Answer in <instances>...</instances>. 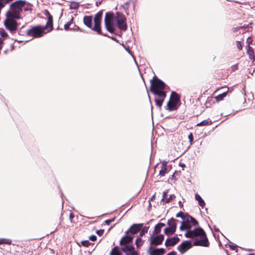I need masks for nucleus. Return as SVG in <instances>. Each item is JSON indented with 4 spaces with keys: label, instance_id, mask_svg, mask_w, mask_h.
<instances>
[{
    "label": "nucleus",
    "instance_id": "obj_1",
    "mask_svg": "<svg viewBox=\"0 0 255 255\" xmlns=\"http://www.w3.org/2000/svg\"><path fill=\"white\" fill-rule=\"evenodd\" d=\"M198 224V222L194 218L189 215H186L185 217L183 218V221L181 222L180 230H187L185 234V236L186 238H194L196 237L200 238V240H197L194 243V246L207 247L209 245L208 240L205 231L202 228H199L192 231L189 230L192 226H195Z\"/></svg>",
    "mask_w": 255,
    "mask_h": 255
},
{
    "label": "nucleus",
    "instance_id": "obj_2",
    "mask_svg": "<svg viewBox=\"0 0 255 255\" xmlns=\"http://www.w3.org/2000/svg\"><path fill=\"white\" fill-rule=\"evenodd\" d=\"M151 84L150 90L154 95L158 96V98H155V102L156 105L160 108L166 96V93L163 91L165 84L158 79H156L154 81L151 80Z\"/></svg>",
    "mask_w": 255,
    "mask_h": 255
},
{
    "label": "nucleus",
    "instance_id": "obj_3",
    "mask_svg": "<svg viewBox=\"0 0 255 255\" xmlns=\"http://www.w3.org/2000/svg\"><path fill=\"white\" fill-rule=\"evenodd\" d=\"M102 13L100 12L97 13L94 17V26L92 25L93 17L91 16H85L84 17V23L88 27L92 30L97 32L99 34L101 33V21L102 19Z\"/></svg>",
    "mask_w": 255,
    "mask_h": 255
},
{
    "label": "nucleus",
    "instance_id": "obj_4",
    "mask_svg": "<svg viewBox=\"0 0 255 255\" xmlns=\"http://www.w3.org/2000/svg\"><path fill=\"white\" fill-rule=\"evenodd\" d=\"M24 3L25 2L22 0H18L13 2L11 5L10 10L6 14L7 17L11 19L20 18L19 14L22 11Z\"/></svg>",
    "mask_w": 255,
    "mask_h": 255
},
{
    "label": "nucleus",
    "instance_id": "obj_5",
    "mask_svg": "<svg viewBox=\"0 0 255 255\" xmlns=\"http://www.w3.org/2000/svg\"><path fill=\"white\" fill-rule=\"evenodd\" d=\"M49 32L47 31L45 26L38 25L32 27L31 29L28 30L26 32V34L33 37H40L43 36L44 34Z\"/></svg>",
    "mask_w": 255,
    "mask_h": 255
},
{
    "label": "nucleus",
    "instance_id": "obj_6",
    "mask_svg": "<svg viewBox=\"0 0 255 255\" xmlns=\"http://www.w3.org/2000/svg\"><path fill=\"white\" fill-rule=\"evenodd\" d=\"M133 238V237L128 236L127 234L122 237L120 244L121 246V250L123 252H127L133 249L134 247L131 244L132 242Z\"/></svg>",
    "mask_w": 255,
    "mask_h": 255
},
{
    "label": "nucleus",
    "instance_id": "obj_7",
    "mask_svg": "<svg viewBox=\"0 0 255 255\" xmlns=\"http://www.w3.org/2000/svg\"><path fill=\"white\" fill-rule=\"evenodd\" d=\"M115 16L111 13H106L105 17V23L107 29L111 33L114 32L115 30L114 22Z\"/></svg>",
    "mask_w": 255,
    "mask_h": 255
},
{
    "label": "nucleus",
    "instance_id": "obj_8",
    "mask_svg": "<svg viewBox=\"0 0 255 255\" xmlns=\"http://www.w3.org/2000/svg\"><path fill=\"white\" fill-rule=\"evenodd\" d=\"M126 18L124 15L120 13L119 12L117 13V15L115 18V20L117 26L120 29L123 30H127V25L126 23Z\"/></svg>",
    "mask_w": 255,
    "mask_h": 255
},
{
    "label": "nucleus",
    "instance_id": "obj_9",
    "mask_svg": "<svg viewBox=\"0 0 255 255\" xmlns=\"http://www.w3.org/2000/svg\"><path fill=\"white\" fill-rule=\"evenodd\" d=\"M177 221V220L173 218H171L168 221L167 224L168 227L164 229L165 234L171 235L175 232L177 227L176 222Z\"/></svg>",
    "mask_w": 255,
    "mask_h": 255
},
{
    "label": "nucleus",
    "instance_id": "obj_10",
    "mask_svg": "<svg viewBox=\"0 0 255 255\" xmlns=\"http://www.w3.org/2000/svg\"><path fill=\"white\" fill-rule=\"evenodd\" d=\"M5 27L9 30L11 33L15 32L17 28V22L13 19L7 17L4 22Z\"/></svg>",
    "mask_w": 255,
    "mask_h": 255
},
{
    "label": "nucleus",
    "instance_id": "obj_11",
    "mask_svg": "<svg viewBox=\"0 0 255 255\" xmlns=\"http://www.w3.org/2000/svg\"><path fill=\"white\" fill-rule=\"evenodd\" d=\"M164 240V236L163 235H159L156 236L153 235L150 236L149 241L150 243V246L152 245L158 246L162 244Z\"/></svg>",
    "mask_w": 255,
    "mask_h": 255
},
{
    "label": "nucleus",
    "instance_id": "obj_12",
    "mask_svg": "<svg viewBox=\"0 0 255 255\" xmlns=\"http://www.w3.org/2000/svg\"><path fill=\"white\" fill-rule=\"evenodd\" d=\"M191 243L188 241H183L181 244L178 246V250L183 254L191 248Z\"/></svg>",
    "mask_w": 255,
    "mask_h": 255
},
{
    "label": "nucleus",
    "instance_id": "obj_13",
    "mask_svg": "<svg viewBox=\"0 0 255 255\" xmlns=\"http://www.w3.org/2000/svg\"><path fill=\"white\" fill-rule=\"evenodd\" d=\"M147 253L149 255H163L165 253V250L162 248L154 249L152 246H150Z\"/></svg>",
    "mask_w": 255,
    "mask_h": 255
},
{
    "label": "nucleus",
    "instance_id": "obj_14",
    "mask_svg": "<svg viewBox=\"0 0 255 255\" xmlns=\"http://www.w3.org/2000/svg\"><path fill=\"white\" fill-rule=\"evenodd\" d=\"M142 227V224H133L126 231V234L128 235L129 233L132 235L136 234L141 230Z\"/></svg>",
    "mask_w": 255,
    "mask_h": 255
},
{
    "label": "nucleus",
    "instance_id": "obj_15",
    "mask_svg": "<svg viewBox=\"0 0 255 255\" xmlns=\"http://www.w3.org/2000/svg\"><path fill=\"white\" fill-rule=\"evenodd\" d=\"M46 12L47 13L48 20L46 23V25L44 26L47 29V31H51L53 29L52 16L50 14L49 12L47 10H46Z\"/></svg>",
    "mask_w": 255,
    "mask_h": 255
},
{
    "label": "nucleus",
    "instance_id": "obj_16",
    "mask_svg": "<svg viewBox=\"0 0 255 255\" xmlns=\"http://www.w3.org/2000/svg\"><path fill=\"white\" fill-rule=\"evenodd\" d=\"M179 241V239L177 237H173L172 238H167L166 240L165 245L166 247L173 246L176 244Z\"/></svg>",
    "mask_w": 255,
    "mask_h": 255
},
{
    "label": "nucleus",
    "instance_id": "obj_17",
    "mask_svg": "<svg viewBox=\"0 0 255 255\" xmlns=\"http://www.w3.org/2000/svg\"><path fill=\"white\" fill-rule=\"evenodd\" d=\"M170 100L174 102L175 103L177 104L178 101L180 100V98L176 92H172L171 94Z\"/></svg>",
    "mask_w": 255,
    "mask_h": 255
},
{
    "label": "nucleus",
    "instance_id": "obj_18",
    "mask_svg": "<svg viewBox=\"0 0 255 255\" xmlns=\"http://www.w3.org/2000/svg\"><path fill=\"white\" fill-rule=\"evenodd\" d=\"M177 103L169 100L167 104V109L169 111H172L176 109Z\"/></svg>",
    "mask_w": 255,
    "mask_h": 255
},
{
    "label": "nucleus",
    "instance_id": "obj_19",
    "mask_svg": "<svg viewBox=\"0 0 255 255\" xmlns=\"http://www.w3.org/2000/svg\"><path fill=\"white\" fill-rule=\"evenodd\" d=\"M166 162H163L162 163L161 169L159 171V175L161 176H164L167 172V166Z\"/></svg>",
    "mask_w": 255,
    "mask_h": 255
},
{
    "label": "nucleus",
    "instance_id": "obj_20",
    "mask_svg": "<svg viewBox=\"0 0 255 255\" xmlns=\"http://www.w3.org/2000/svg\"><path fill=\"white\" fill-rule=\"evenodd\" d=\"M195 199L197 201H198V204L201 207H203L205 206V203L204 200L202 199V198L199 194H196L195 196Z\"/></svg>",
    "mask_w": 255,
    "mask_h": 255
},
{
    "label": "nucleus",
    "instance_id": "obj_21",
    "mask_svg": "<svg viewBox=\"0 0 255 255\" xmlns=\"http://www.w3.org/2000/svg\"><path fill=\"white\" fill-rule=\"evenodd\" d=\"M143 243H144V241L143 240H142L141 237L138 236L137 237V238L136 239V240L135 242V244L136 245V247L137 248H139L143 245Z\"/></svg>",
    "mask_w": 255,
    "mask_h": 255
},
{
    "label": "nucleus",
    "instance_id": "obj_22",
    "mask_svg": "<svg viewBox=\"0 0 255 255\" xmlns=\"http://www.w3.org/2000/svg\"><path fill=\"white\" fill-rule=\"evenodd\" d=\"M228 92V90L227 92H225L216 96L215 97V99H216V101L219 102L220 101H222L225 97H226L227 96Z\"/></svg>",
    "mask_w": 255,
    "mask_h": 255
},
{
    "label": "nucleus",
    "instance_id": "obj_23",
    "mask_svg": "<svg viewBox=\"0 0 255 255\" xmlns=\"http://www.w3.org/2000/svg\"><path fill=\"white\" fill-rule=\"evenodd\" d=\"M212 124V121L209 119L204 120L197 124V126H204Z\"/></svg>",
    "mask_w": 255,
    "mask_h": 255
},
{
    "label": "nucleus",
    "instance_id": "obj_24",
    "mask_svg": "<svg viewBox=\"0 0 255 255\" xmlns=\"http://www.w3.org/2000/svg\"><path fill=\"white\" fill-rule=\"evenodd\" d=\"M110 255H122V254L118 247H116L111 251Z\"/></svg>",
    "mask_w": 255,
    "mask_h": 255
},
{
    "label": "nucleus",
    "instance_id": "obj_25",
    "mask_svg": "<svg viewBox=\"0 0 255 255\" xmlns=\"http://www.w3.org/2000/svg\"><path fill=\"white\" fill-rule=\"evenodd\" d=\"M73 18L69 21H68L67 23H66L65 25H64V29L66 30H73V28H70L69 27L70 25H71V24H72L73 23Z\"/></svg>",
    "mask_w": 255,
    "mask_h": 255
},
{
    "label": "nucleus",
    "instance_id": "obj_26",
    "mask_svg": "<svg viewBox=\"0 0 255 255\" xmlns=\"http://www.w3.org/2000/svg\"><path fill=\"white\" fill-rule=\"evenodd\" d=\"M124 253H126V255H139L138 253L134 250V247L133 249Z\"/></svg>",
    "mask_w": 255,
    "mask_h": 255
},
{
    "label": "nucleus",
    "instance_id": "obj_27",
    "mask_svg": "<svg viewBox=\"0 0 255 255\" xmlns=\"http://www.w3.org/2000/svg\"><path fill=\"white\" fill-rule=\"evenodd\" d=\"M161 228L157 224L154 227V231L153 232V234H157L161 231Z\"/></svg>",
    "mask_w": 255,
    "mask_h": 255
},
{
    "label": "nucleus",
    "instance_id": "obj_28",
    "mask_svg": "<svg viewBox=\"0 0 255 255\" xmlns=\"http://www.w3.org/2000/svg\"><path fill=\"white\" fill-rule=\"evenodd\" d=\"M0 35L3 38H7L8 36L5 30L2 28H0Z\"/></svg>",
    "mask_w": 255,
    "mask_h": 255
},
{
    "label": "nucleus",
    "instance_id": "obj_29",
    "mask_svg": "<svg viewBox=\"0 0 255 255\" xmlns=\"http://www.w3.org/2000/svg\"><path fill=\"white\" fill-rule=\"evenodd\" d=\"M149 229V227H143L142 230H141V232L140 233V234L139 236L142 237L143 235L145 234V233H147L148 232Z\"/></svg>",
    "mask_w": 255,
    "mask_h": 255
},
{
    "label": "nucleus",
    "instance_id": "obj_30",
    "mask_svg": "<svg viewBox=\"0 0 255 255\" xmlns=\"http://www.w3.org/2000/svg\"><path fill=\"white\" fill-rule=\"evenodd\" d=\"M253 53H254V51H253V49L251 47H249V49L248 50V53L249 54L250 58L251 59H252L254 57V56L253 55Z\"/></svg>",
    "mask_w": 255,
    "mask_h": 255
},
{
    "label": "nucleus",
    "instance_id": "obj_31",
    "mask_svg": "<svg viewBox=\"0 0 255 255\" xmlns=\"http://www.w3.org/2000/svg\"><path fill=\"white\" fill-rule=\"evenodd\" d=\"M2 244H11V240H6V239H1L0 240V245Z\"/></svg>",
    "mask_w": 255,
    "mask_h": 255
},
{
    "label": "nucleus",
    "instance_id": "obj_32",
    "mask_svg": "<svg viewBox=\"0 0 255 255\" xmlns=\"http://www.w3.org/2000/svg\"><path fill=\"white\" fill-rule=\"evenodd\" d=\"M81 244L83 246H85V247H88L90 243V242L88 241H82L81 242Z\"/></svg>",
    "mask_w": 255,
    "mask_h": 255
},
{
    "label": "nucleus",
    "instance_id": "obj_33",
    "mask_svg": "<svg viewBox=\"0 0 255 255\" xmlns=\"http://www.w3.org/2000/svg\"><path fill=\"white\" fill-rule=\"evenodd\" d=\"M176 217H180L183 220V218L185 217L186 216L183 215L182 212H179L176 215Z\"/></svg>",
    "mask_w": 255,
    "mask_h": 255
},
{
    "label": "nucleus",
    "instance_id": "obj_34",
    "mask_svg": "<svg viewBox=\"0 0 255 255\" xmlns=\"http://www.w3.org/2000/svg\"><path fill=\"white\" fill-rule=\"evenodd\" d=\"M188 139L189 140V141L190 142V144H192V141L193 140V135H192V133H190L189 135H188Z\"/></svg>",
    "mask_w": 255,
    "mask_h": 255
},
{
    "label": "nucleus",
    "instance_id": "obj_35",
    "mask_svg": "<svg viewBox=\"0 0 255 255\" xmlns=\"http://www.w3.org/2000/svg\"><path fill=\"white\" fill-rule=\"evenodd\" d=\"M237 46L239 50H241L242 49V44L240 41H237Z\"/></svg>",
    "mask_w": 255,
    "mask_h": 255
},
{
    "label": "nucleus",
    "instance_id": "obj_36",
    "mask_svg": "<svg viewBox=\"0 0 255 255\" xmlns=\"http://www.w3.org/2000/svg\"><path fill=\"white\" fill-rule=\"evenodd\" d=\"M104 230H99L97 231V234L100 236H101L103 233H104Z\"/></svg>",
    "mask_w": 255,
    "mask_h": 255
},
{
    "label": "nucleus",
    "instance_id": "obj_37",
    "mask_svg": "<svg viewBox=\"0 0 255 255\" xmlns=\"http://www.w3.org/2000/svg\"><path fill=\"white\" fill-rule=\"evenodd\" d=\"M89 239L90 240L92 241H95V240H96L97 237L95 235H92L90 236Z\"/></svg>",
    "mask_w": 255,
    "mask_h": 255
},
{
    "label": "nucleus",
    "instance_id": "obj_38",
    "mask_svg": "<svg viewBox=\"0 0 255 255\" xmlns=\"http://www.w3.org/2000/svg\"><path fill=\"white\" fill-rule=\"evenodd\" d=\"M231 68H232V70L233 71H236L238 69V65L237 64H235V65H233L232 67H231Z\"/></svg>",
    "mask_w": 255,
    "mask_h": 255
},
{
    "label": "nucleus",
    "instance_id": "obj_39",
    "mask_svg": "<svg viewBox=\"0 0 255 255\" xmlns=\"http://www.w3.org/2000/svg\"><path fill=\"white\" fill-rule=\"evenodd\" d=\"M114 220V219H110V220H106L105 221V223L108 225H109L110 224V223L113 222V221Z\"/></svg>",
    "mask_w": 255,
    "mask_h": 255
},
{
    "label": "nucleus",
    "instance_id": "obj_40",
    "mask_svg": "<svg viewBox=\"0 0 255 255\" xmlns=\"http://www.w3.org/2000/svg\"><path fill=\"white\" fill-rule=\"evenodd\" d=\"M167 196V191H164L163 193V198L162 200L165 199Z\"/></svg>",
    "mask_w": 255,
    "mask_h": 255
},
{
    "label": "nucleus",
    "instance_id": "obj_41",
    "mask_svg": "<svg viewBox=\"0 0 255 255\" xmlns=\"http://www.w3.org/2000/svg\"><path fill=\"white\" fill-rule=\"evenodd\" d=\"M167 255H176V253L175 252H172L168 254Z\"/></svg>",
    "mask_w": 255,
    "mask_h": 255
},
{
    "label": "nucleus",
    "instance_id": "obj_42",
    "mask_svg": "<svg viewBox=\"0 0 255 255\" xmlns=\"http://www.w3.org/2000/svg\"><path fill=\"white\" fill-rule=\"evenodd\" d=\"M158 224L161 228L165 226V224L162 223H159Z\"/></svg>",
    "mask_w": 255,
    "mask_h": 255
},
{
    "label": "nucleus",
    "instance_id": "obj_43",
    "mask_svg": "<svg viewBox=\"0 0 255 255\" xmlns=\"http://www.w3.org/2000/svg\"><path fill=\"white\" fill-rule=\"evenodd\" d=\"M74 218V215L73 214L71 213L70 215V219L71 220V221H72V219Z\"/></svg>",
    "mask_w": 255,
    "mask_h": 255
},
{
    "label": "nucleus",
    "instance_id": "obj_44",
    "mask_svg": "<svg viewBox=\"0 0 255 255\" xmlns=\"http://www.w3.org/2000/svg\"><path fill=\"white\" fill-rule=\"evenodd\" d=\"M171 198H172V197H171V195H170L169 198L167 200V202H169L171 200Z\"/></svg>",
    "mask_w": 255,
    "mask_h": 255
},
{
    "label": "nucleus",
    "instance_id": "obj_45",
    "mask_svg": "<svg viewBox=\"0 0 255 255\" xmlns=\"http://www.w3.org/2000/svg\"><path fill=\"white\" fill-rule=\"evenodd\" d=\"M171 198H172V197H171V195H170L169 198L167 200V202H169L171 200Z\"/></svg>",
    "mask_w": 255,
    "mask_h": 255
},
{
    "label": "nucleus",
    "instance_id": "obj_46",
    "mask_svg": "<svg viewBox=\"0 0 255 255\" xmlns=\"http://www.w3.org/2000/svg\"><path fill=\"white\" fill-rule=\"evenodd\" d=\"M44 13H45V15H47V13H46V11H45V12H44Z\"/></svg>",
    "mask_w": 255,
    "mask_h": 255
},
{
    "label": "nucleus",
    "instance_id": "obj_47",
    "mask_svg": "<svg viewBox=\"0 0 255 255\" xmlns=\"http://www.w3.org/2000/svg\"><path fill=\"white\" fill-rule=\"evenodd\" d=\"M254 255V254H249V255Z\"/></svg>",
    "mask_w": 255,
    "mask_h": 255
},
{
    "label": "nucleus",
    "instance_id": "obj_48",
    "mask_svg": "<svg viewBox=\"0 0 255 255\" xmlns=\"http://www.w3.org/2000/svg\"><path fill=\"white\" fill-rule=\"evenodd\" d=\"M79 27H77L76 30L79 29Z\"/></svg>",
    "mask_w": 255,
    "mask_h": 255
}]
</instances>
